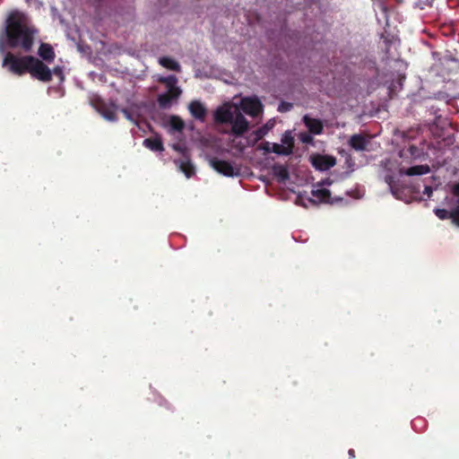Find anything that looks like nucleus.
Returning <instances> with one entry per match:
<instances>
[{"label":"nucleus","instance_id":"f257e3e1","mask_svg":"<svg viewBox=\"0 0 459 459\" xmlns=\"http://www.w3.org/2000/svg\"><path fill=\"white\" fill-rule=\"evenodd\" d=\"M38 30L27 23L26 16L18 12H12L5 22V35L7 46L11 48H21L30 52Z\"/></svg>","mask_w":459,"mask_h":459},{"label":"nucleus","instance_id":"f03ea898","mask_svg":"<svg viewBox=\"0 0 459 459\" xmlns=\"http://www.w3.org/2000/svg\"><path fill=\"white\" fill-rule=\"evenodd\" d=\"M32 56H16L11 52H8L4 60L3 66H8V69L11 73L16 75H23L26 73H30V61Z\"/></svg>","mask_w":459,"mask_h":459},{"label":"nucleus","instance_id":"7ed1b4c3","mask_svg":"<svg viewBox=\"0 0 459 459\" xmlns=\"http://www.w3.org/2000/svg\"><path fill=\"white\" fill-rule=\"evenodd\" d=\"M29 61L31 64L29 74L33 78L43 82H49L52 80V71L42 60L32 56Z\"/></svg>","mask_w":459,"mask_h":459},{"label":"nucleus","instance_id":"20e7f679","mask_svg":"<svg viewBox=\"0 0 459 459\" xmlns=\"http://www.w3.org/2000/svg\"><path fill=\"white\" fill-rule=\"evenodd\" d=\"M236 106L226 103L216 108L213 114L214 122L216 124H230L236 114Z\"/></svg>","mask_w":459,"mask_h":459},{"label":"nucleus","instance_id":"39448f33","mask_svg":"<svg viewBox=\"0 0 459 459\" xmlns=\"http://www.w3.org/2000/svg\"><path fill=\"white\" fill-rule=\"evenodd\" d=\"M235 111L236 114L230 123L231 125V134L235 136H241L248 130L249 123L238 108H235Z\"/></svg>","mask_w":459,"mask_h":459},{"label":"nucleus","instance_id":"423d86ee","mask_svg":"<svg viewBox=\"0 0 459 459\" xmlns=\"http://www.w3.org/2000/svg\"><path fill=\"white\" fill-rule=\"evenodd\" d=\"M212 167L220 174L226 177L239 175L238 169H235L230 162L214 158L211 160Z\"/></svg>","mask_w":459,"mask_h":459},{"label":"nucleus","instance_id":"0eeeda50","mask_svg":"<svg viewBox=\"0 0 459 459\" xmlns=\"http://www.w3.org/2000/svg\"><path fill=\"white\" fill-rule=\"evenodd\" d=\"M313 167L320 171H325L336 164V160L333 156L316 154L310 158Z\"/></svg>","mask_w":459,"mask_h":459},{"label":"nucleus","instance_id":"6e6552de","mask_svg":"<svg viewBox=\"0 0 459 459\" xmlns=\"http://www.w3.org/2000/svg\"><path fill=\"white\" fill-rule=\"evenodd\" d=\"M241 108L246 114L254 117L263 112V105L256 98L243 99L241 100Z\"/></svg>","mask_w":459,"mask_h":459},{"label":"nucleus","instance_id":"1a4fd4ad","mask_svg":"<svg viewBox=\"0 0 459 459\" xmlns=\"http://www.w3.org/2000/svg\"><path fill=\"white\" fill-rule=\"evenodd\" d=\"M98 112L108 121H116L117 107L114 103H107L103 100H98L96 104Z\"/></svg>","mask_w":459,"mask_h":459},{"label":"nucleus","instance_id":"9d476101","mask_svg":"<svg viewBox=\"0 0 459 459\" xmlns=\"http://www.w3.org/2000/svg\"><path fill=\"white\" fill-rule=\"evenodd\" d=\"M188 109L193 117L204 122L207 116V108L199 100H192L188 105Z\"/></svg>","mask_w":459,"mask_h":459},{"label":"nucleus","instance_id":"9b49d317","mask_svg":"<svg viewBox=\"0 0 459 459\" xmlns=\"http://www.w3.org/2000/svg\"><path fill=\"white\" fill-rule=\"evenodd\" d=\"M304 125L307 127L310 134H320L323 132L324 126L320 119L310 117L305 115L302 118Z\"/></svg>","mask_w":459,"mask_h":459},{"label":"nucleus","instance_id":"f8f14e48","mask_svg":"<svg viewBox=\"0 0 459 459\" xmlns=\"http://www.w3.org/2000/svg\"><path fill=\"white\" fill-rule=\"evenodd\" d=\"M180 89H175L173 91H168L158 96V103L161 108H166L170 106L172 100L178 99L181 94Z\"/></svg>","mask_w":459,"mask_h":459},{"label":"nucleus","instance_id":"ddd939ff","mask_svg":"<svg viewBox=\"0 0 459 459\" xmlns=\"http://www.w3.org/2000/svg\"><path fill=\"white\" fill-rule=\"evenodd\" d=\"M430 168L429 165H416L408 169L401 168L399 169L400 175H406L409 177L421 176L429 173Z\"/></svg>","mask_w":459,"mask_h":459},{"label":"nucleus","instance_id":"4468645a","mask_svg":"<svg viewBox=\"0 0 459 459\" xmlns=\"http://www.w3.org/2000/svg\"><path fill=\"white\" fill-rule=\"evenodd\" d=\"M38 54L41 57L42 61H45L48 64L53 63L56 57L54 48L50 44L48 43L40 44Z\"/></svg>","mask_w":459,"mask_h":459},{"label":"nucleus","instance_id":"2eb2a0df","mask_svg":"<svg viewBox=\"0 0 459 459\" xmlns=\"http://www.w3.org/2000/svg\"><path fill=\"white\" fill-rule=\"evenodd\" d=\"M349 143L355 151H364L367 148L368 141L361 134H353L350 138Z\"/></svg>","mask_w":459,"mask_h":459},{"label":"nucleus","instance_id":"dca6fc26","mask_svg":"<svg viewBox=\"0 0 459 459\" xmlns=\"http://www.w3.org/2000/svg\"><path fill=\"white\" fill-rule=\"evenodd\" d=\"M447 204H454L455 207L450 211V219L456 227H459V198L454 199L446 197Z\"/></svg>","mask_w":459,"mask_h":459},{"label":"nucleus","instance_id":"f3484780","mask_svg":"<svg viewBox=\"0 0 459 459\" xmlns=\"http://www.w3.org/2000/svg\"><path fill=\"white\" fill-rule=\"evenodd\" d=\"M311 194L320 203H325V204H333V203L331 198V192L328 189L320 188V189L312 190Z\"/></svg>","mask_w":459,"mask_h":459},{"label":"nucleus","instance_id":"a211bd4d","mask_svg":"<svg viewBox=\"0 0 459 459\" xmlns=\"http://www.w3.org/2000/svg\"><path fill=\"white\" fill-rule=\"evenodd\" d=\"M143 145L153 152H162L164 150L163 143L159 137L144 139Z\"/></svg>","mask_w":459,"mask_h":459},{"label":"nucleus","instance_id":"6ab92c4d","mask_svg":"<svg viewBox=\"0 0 459 459\" xmlns=\"http://www.w3.org/2000/svg\"><path fill=\"white\" fill-rule=\"evenodd\" d=\"M273 175L277 177L281 182H285L290 178L287 167L281 164L274 165L273 167Z\"/></svg>","mask_w":459,"mask_h":459},{"label":"nucleus","instance_id":"aec40b11","mask_svg":"<svg viewBox=\"0 0 459 459\" xmlns=\"http://www.w3.org/2000/svg\"><path fill=\"white\" fill-rule=\"evenodd\" d=\"M159 63L163 67H166L167 69H169L171 71H175V72L180 71V65L171 57L162 56L159 59Z\"/></svg>","mask_w":459,"mask_h":459},{"label":"nucleus","instance_id":"412c9836","mask_svg":"<svg viewBox=\"0 0 459 459\" xmlns=\"http://www.w3.org/2000/svg\"><path fill=\"white\" fill-rule=\"evenodd\" d=\"M159 82L160 83H164L167 88H168V91H173V90L175 89H179L178 87L176 86L177 82H178V79L175 75H169L167 77H160L159 79Z\"/></svg>","mask_w":459,"mask_h":459},{"label":"nucleus","instance_id":"4be33fe9","mask_svg":"<svg viewBox=\"0 0 459 459\" xmlns=\"http://www.w3.org/2000/svg\"><path fill=\"white\" fill-rule=\"evenodd\" d=\"M180 170L186 178H191L195 174V168L189 160H182L179 164Z\"/></svg>","mask_w":459,"mask_h":459},{"label":"nucleus","instance_id":"5701e85b","mask_svg":"<svg viewBox=\"0 0 459 459\" xmlns=\"http://www.w3.org/2000/svg\"><path fill=\"white\" fill-rule=\"evenodd\" d=\"M169 126L173 130L181 132L185 127V123L179 117L172 116L169 119Z\"/></svg>","mask_w":459,"mask_h":459},{"label":"nucleus","instance_id":"b1692460","mask_svg":"<svg viewBox=\"0 0 459 459\" xmlns=\"http://www.w3.org/2000/svg\"><path fill=\"white\" fill-rule=\"evenodd\" d=\"M271 152H274L280 155H290L291 154L290 147H284L282 144L273 143L271 147Z\"/></svg>","mask_w":459,"mask_h":459},{"label":"nucleus","instance_id":"393cba45","mask_svg":"<svg viewBox=\"0 0 459 459\" xmlns=\"http://www.w3.org/2000/svg\"><path fill=\"white\" fill-rule=\"evenodd\" d=\"M281 143L284 147H290L291 152H293L294 147V138L292 137L290 132H286L281 138Z\"/></svg>","mask_w":459,"mask_h":459},{"label":"nucleus","instance_id":"a878e982","mask_svg":"<svg viewBox=\"0 0 459 459\" xmlns=\"http://www.w3.org/2000/svg\"><path fill=\"white\" fill-rule=\"evenodd\" d=\"M433 212L439 220L444 221L450 219V212L446 209L435 208Z\"/></svg>","mask_w":459,"mask_h":459},{"label":"nucleus","instance_id":"bb28decb","mask_svg":"<svg viewBox=\"0 0 459 459\" xmlns=\"http://www.w3.org/2000/svg\"><path fill=\"white\" fill-rule=\"evenodd\" d=\"M266 134V129L264 127L258 128L257 130L254 131L252 134L254 135V141L253 145L255 144L258 141H260L264 134Z\"/></svg>","mask_w":459,"mask_h":459},{"label":"nucleus","instance_id":"cd10ccee","mask_svg":"<svg viewBox=\"0 0 459 459\" xmlns=\"http://www.w3.org/2000/svg\"><path fill=\"white\" fill-rule=\"evenodd\" d=\"M299 140L303 143H312L314 142V138L310 133H301L299 134Z\"/></svg>","mask_w":459,"mask_h":459},{"label":"nucleus","instance_id":"c85d7f7f","mask_svg":"<svg viewBox=\"0 0 459 459\" xmlns=\"http://www.w3.org/2000/svg\"><path fill=\"white\" fill-rule=\"evenodd\" d=\"M293 108V104L290 102L281 101L278 107L279 112H287Z\"/></svg>","mask_w":459,"mask_h":459},{"label":"nucleus","instance_id":"c756f323","mask_svg":"<svg viewBox=\"0 0 459 459\" xmlns=\"http://www.w3.org/2000/svg\"><path fill=\"white\" fill-rule=\"evenodd\" d=\"M385 181L389 186V187L392 190L393 194H394L395 181H394V176L386 175L385 177Z\"/></svg>","mask_w":459,"mask_h":459},{"label":"nucleus","instance_id":"7c9ffc66","mask_svg":"<svg viewBox=\"0 0 459 459\" xmlns=\"http://www.w3.org/2000/svg\"><path fill=\"white\" fill-rule=\"evenodd\" d=\"M56 75L61 81H64L65 75L63 72V68L61 66H56L52 71V75Z\"/></svg>","mask_w":459,"mask_h":459},{"label":"nucleus","instance_id":"2f4dec72","mask_svg":"<svg viewBox=\"0 0 459 459\" xmlns=\"http://www.w3.org/2000/svg\"><path fill=\"white\" fill-rule=\"evenodd\" d=\"M408 151H409L411 156H412L414 158H417L420 156V152L419 148L415 145H411L409 147Z\"/></svg>","mask_w":459,"mask_h":459},{"label":"nucleus","instance_id":"473e14b6","mask_svg":"<svg viewBox=\"0 0 459 459\" xmlns=\"http://www.w3.org/2000/svg\"><path fill=\"white\" fill-rule=\"evenodd\" d=\"M271 147L272 144L269 142H264L259 145L258 149L263 150L265 152H271Z\"/></svg>","mask_w":459,"mask_h":459},{"label":"nucleus","instance_id":"72a5a7b5","mask_svg":"<svg viewBox=\"0 0 459 459\" xmlns=\"http://www.w3.org/2000/svg\"><path fill=\"white\" fill-rule=\"evenodd\" d=\"M452 193L455 196L459 198V182L455 183L452 187Z\"/></svg>","mask_w":459,"mask_h":459},{"label":"nucleus","instance_id":"f704fd0d","mask_svg":"<svg viewBox=\"0 0 459 459\" xmlns=\"http://www.w3.org/2000/svg\"><path fill=\"white\" fill-rule=\"evenodd\" d=\"M432 187L429 186H426L424 188V194H426L429 197L432 195Z\"/></svg>","mask_w":459,"mask_h":459},{"label":"nucleus","instance_id":"c9c22d12","mask_svg":"<svg viewBox=\"0 0 459 459\" xmlns=\"http://www.w3.org/2000/svg\"><path fill=\"white\" fill-rule=\"evenodd\" d=\"M122 111L127 119H130V120L133 119L130 112L126 108H124Z\"/></svg>","mask_w":459,"mask_h":459},{"label":"nucleus","instance_id":"e433bc0d","mask_svg":"<svg viewBox=\"0 0 459 459\" xmlns=\"http://www.w3.org/2000/svg\"><path fill=\"white\" fill-rule=\"evenodd\" d=\"M348 454H349V456H350L351 458H354V457H355V451H354L353 449H350V450L348 451Z\"/></svg>","mask_w":459,"mask_h":459},{"label":"nucleus","instance_id":"4c0bfd02","mask_svg":"<svg viewBox=\"0 0 459 459\" xmlns=\"http://www.w3.org/2000/svg\"><path fill=\"white\" fill-rule=\"evenodd\" d=\"M435 0H426V4L429 6H432Z\"/></svg>","mask_w":459,"mask_h":459},{"label":"nucleus","instance_id":"58836bf2","mask_svg":"<svg viewBox=\"0 0 459 459\" xmlns=\"http://www.w3.org/2000/svg\"><path fill=\"white\" fill-rule=\"evenodd\" d=\"M325 184H326V185H330V184H331V181H330L329 179H326V180H325V181H322L319 185H325Z\"/></svg>","mask_w":459,"mask_h":459},{"label":"nucleus","instance_id":"ea45409f","mask_svg":"<svg viewBox=\"0 0 459 459\" xmlns=\"http://www.w3.org/2000/svg\"><path fill=\"white\" fill-rule=\"evenodd\" d=\"M174 149H175V150H177V151H180V150H181V149H180V147H179V146H178V145H175V146H174Z\"/></svg>","mask_w":459,"mask_h":459}]
</instances>
